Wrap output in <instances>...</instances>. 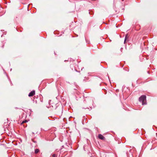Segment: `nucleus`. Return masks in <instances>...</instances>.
<instances>
[{"instance_id": "3", "label": "nucleus", "mask_w": 157, "mask_h": 157, "mask_svg": "<svg viewBox=\"0 0 157 157\" xmlns=\"http://www.w3.org/2000/svg\"><path fill=\"white\" fill-rule=\"evenodd\" d=\"M98 137L100 139L102 140H103L105 139L104 137L101 134H99Z\"/></svg>"}, {"instance_id": "5", "label": "nucleus", "mask_w": 157, "mask_h": 157, "mask_svg": "<svg viewBox=\"0 0 157 157\" xmlns=\"http://www.w3.org/2000/svg\"><path fill=\"white\" fill-rule=\"evenodd\" d=\"M128 34H127L126 36H125V39H124V43H125L126 40V39L128 37Z\"/></svg>"}, {"instance_id": "2", "label": "nucleus", "mask_w": 157, "mask_h": 157, "mask_svg": "<svg viewBox=\"0 0 157 157\" xmlns=\"http://www.w3.org/2000/svg\"><path fill=\"white\" fill-rule=\"evenodd\" d=\"M35 94V91L33 90L29 94V97H32Z\"/></svg>"}, {"instance_id": "6", "label": "nucleus", "mask_w": 157, "mask_h": 157, "mask_svg": "<svg viewBox=\"0 0 157 157\" xmlns=\"http://www.w3.org/2000/svg\"><path fill=\"white\" fill-rule=\"evenodd\" d=\"M27 122V121L26 120H25V121H23L22 122V124L25 123H26Z\"/></svg>"}, {"instance_id": "1", "label": "nucleus", "mask_w": 157, "mask_h": 157, "mask_svg": "<svg viewBox=\"0 0 157 157\" xmlns=\"http://www.w3.org/2000/svg\"><path fill=\"white\" fill-rule=\"evenodd\" d=\"M139 101L142 103V105H144L146 104V102L145 101H146V96L144 95H142L139 98Z\"/></svg>"}, {"instance_id": "7", "label": "nucleus", "mask_w": 157, "mask_h": 157, "mask_svg": "<svg viewBox=\"0 0 157 157\" xmlns=\"http://www.w3.org/2000/svg\"><path fill=\"white\" fill-rule=\"evenodd\" d=\"M56 155L55 154H54L52 155V157H56Z\"/></svg>"}, {"instance_id": "4", "label": "nucleus", "mask_w": 157, "mask_h": 157, "mask_svg": "<svg viewBox=\"0 0 157 157\" xmlns=\"http://www.w3.org/2000/svg\"><path fill=\"white\" fill-rule=\"evenodd\" d=\"M39 150L38 149H35V153L36 154H37L38 152H39Z\"/></svg>"}]
</instances>
